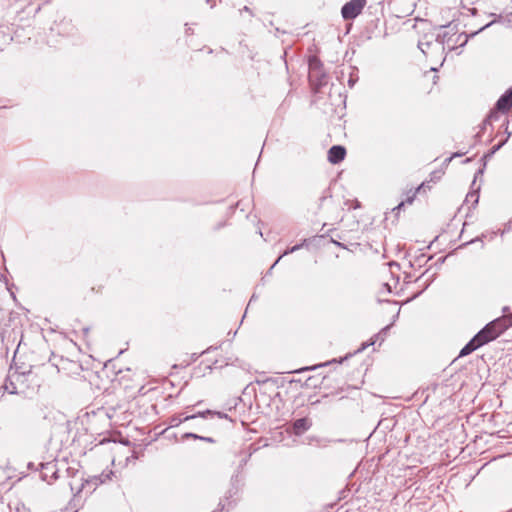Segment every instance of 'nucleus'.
Here are the masks:
<instances>
[{
    "label": "nucleus",
    "mask_w": 512,
    "mask_h": 512,
    "mask_svg": "<svg viewBox=\"0 0 512 512\" xmlns=\"http://www.w3.org/2000/svg\"><path fill=\"white\" fill-rule=\"evenodd\" d=\"M346 149L341 145H334L328 151V160L333 164H338L344 160Z\"/></svg>",
    "instance_id": "obj_8"
},
{
    "label": "nucleus",
    "mask_w": 512,
    "mask_h": 512,
    "mask_svg": "<svg viewBox=\"0 0 512 512\" xmlns=\"http://www.w3.org/2000/svg\"><path fill=\"white\" fill-rule=\"evenodd\" d=\"M59 472L60 463H57L56 461L40 463V477L48 484L53 483L59 478Z\"/></svg>",
    "instance_id": "obj_5"
},
{
    "label": "nucleus",
    "mask_w": 512,
    "mask_h": 512,
    "mask_svg": "<svg viewBox=\"0 0 512 512\" xmlns=\"http://www.w3.org/2000/svg\"><path fill=\"white\" fill-rule=\"evenodd\" d=\"M403 205H404V203H403V202H401V203H400L396 208H397V209H400Z\"/></svg>",
    "instance_id": "obj_25"
},
{
    "label": "nucleus",
    "mask_w": 512,
    "mask_h": 512,
    "mask_svg": "<svg viewBox=\"0 0 512 512\" xmlns=\"http://www.w3.org/2000/svg\"><path fill=\"white\" fill-rule=\"evenodd\" d=\"M490 25H491V23H489V24L485 25L484 27H481V29H480L479 31L484 30L486 27H488V26H490Z\"/></svg>",
    "instance_id": "obj_24"
},
{
    "label": "nucleus",
    "mask_w": 512,
    "mask_h": 512,
    "mask_svg": "<svg viewBox=\"0 0 512 512\" xmlns=\"http://www.w3.org/2000/svg\"><path fill=\"white\" fill-rule=\"evenodd\" d=\"M445 36H446L445 34H444L443 36L438 35V37H437V41H439V44H440V45H443V44H444V42H445Z\"/></svg>",
    "instance_id": "obj_18"
},
{
    "label": "nucleus",
    "mask_w": 512,
    "mask_h": 512,
    "mask_svg": "<svg viewBox=\"0 0 512 512\" xmlns=\"http://www.w3.org/2000/svg\"><path fill=\"white\" fill-rule=\"evenodd\" d=\"M423 45H424L423 43H419V45H418V46H419V48L421 49V51H422L423 53H425V50H424V48H423Z\"/></svg>",
    "instance_id": "obj_23"
},
{
    "label": "nucleus",
    "mask_w": 512,
    "mask_h": 512,
    "mask_svg": "<svg viewBox=\"0 0 512 512\" xmlns=\"http://www.w3.org/2000/svg\"><path fill=\"white\" fill-rule=\"evenodd\" d=\"M512 229V220L509 221V223L507 224V230H510Z\"/></svg>",
    "instance_id": "obj_22"
},
{
    "label": "nucleus",
    "mask_w": 512,
    "mask_h": 512,
    "mask_svg": "<svg viewBox=\"0 0 512 512\" xmlns=\"http://www.w3.org/2000/svg\"><path fill=\"white\" fill-rule=\"evenodd\" d=\"M206 2L210 5L211 8H213L216 5L215 0H206Z\"/></svg>",
    "instance_id": "obj_20"
},
{
    "label": "nucleus",
    "mask_w": 512,
    "mask_h": 512,
    "mask_svg": "<svg viewBox=\"0 0 512 512\" xmlns=\"http://www.w3.org/2000/svg\"><path fill=\"white\" fill-rule=\"evenodd\" d=\"M214 417L220 418V419H229L228 415L223 412L218 411H212V410H206L204 412H199L197 414L193 415H187L184 418H181L180 416L174 415L170 418V426L176 427L179 426L182 422L196 419V418H202V419H213Z\"/></svg>",
    "instance_id": "obj_4"
},
{
    "label": "nucleus",
    "mask_w": 512,
    "mask_h": 512,
    "mask_svg": "<svg viewBox=\"0 0 512 512\" xmlns=\"http://www.w3.org/2000/svg\"><path fill=\"white\" fill-rule=\"evenodd\" d=\"M200 440L208 442V443H214V439L211 437L200 436Z\"/></svg>",
    "instance_id": "obj_16"
},
{
    "label": "nucleus",
    "mask_w": 512,
    "mask_h": 512,
    "mask_svg": "<svg viewBox=\"0 0 512 512\" xmlns=\"http://www.w3.org/2000/svg\"><path fill=\"white\" fill-rule=\"evenodd\" d=\"M315 368H316V367H311V368H309V367H305V368H303V369L298 370L297 372H301V371H304V370H313V369H315Z\"/></svg>",
    "instance_id": "obj_21"
},
{
    "label": "nucleus",
    "mask_w": 512,
    "mask_h": 512,
    "mask_svg": "<svg viewBox=\"0 0 512 512\" xmlns=\"http://www.w3.org/2000/svg\"><path fill=\"white\" fill-rule=\"evenodd\" d=\"M496 108L507 113L512 107V87L508 89L496 102Z\"/></svg>",
    "instance_id": "obj_9"
},
{
    "label": "nucleus",
    "mask_w": 512,
    "mask_h": 512,
    "mask_svg": "<svg viewBox=\"0 0 512 512\" xmlns=\"http://www.w3.org/2000/svg\"><path fill=\"white\" fill-rule=\"evenodd\" d=\"M506 114L502 110H498L496 106L490 111L488 116L484 119L481 130H485L488 125H491L494 121H498L501 115Z\"/></svg>",
    "instance_id": "obj_10"
},
{
    "label": "nucleus",
    "mask_w": 512,
    "mask_h": 512,
    "mask_svg": "<svg viewBox=\"0 0 512 512\" xmlns=\"http://www.w3.org/2000/svg\"><path fill=\"white\" fill-rule=\"evenodd\" d=\"M461 37H463V38H464V40H463V42H462V44H461V45L466 44V43H467V41H468V36H467L466 34H461V35H459V36H458V39H459V38H461Z\"/></svg>",
    "instance_id": "obj_19"
},
{
    "label": "nucleus",
    "mask_w": 512,
    "mask_h": 512,
    "mask_svg": "<svg viewBox=\"0 0 512 512\" xmlns=\"http://www.w3.org/2000/svg\"><path fill=\"white\" fill-rule=\"evenodd\" d=\"M502 127L504 129V133L506 134V138L504 140H502L498 145H496L495 147H493L492 149V153H494L495 151H497L498 149H500L508 140V138L511 136L512 134V127H510V121L505 118V121L504 123L502 124Z\"/></svg>",
    "instance_id": "obj_12"
},
{
    "label": "nucleus",
    "mask_w": 512,
    "mask_h": 512,
    "mask_svg": "<svg viewBox=\"0 0 512 512\" xmlns=\"http://www.w3.org/2000/svg\"><path fill=\"white\" fill-rule=\"evenodd\" d=\"M311 426L310 421L307 418H300L294 421L293 429L294 433L300 435L307 431Z\"/></svg>",
    "instance_id": "obj_11"
},
{
    "label": "nucleus",
    "mask_w": 512,
    "mask_h": 512,
    "mask_svg": "<svg viewBox=\"0 0 512 512\" xmlns=\"http://www.w3.org/2000/svg\"><path fill=\"white\" fill-rule=\"evenodd\" d=\"M183 439H198L200 440V436L195 434V433H191V432H187L185 433L183 436H182Z\"/></svg>",
    "instance_id": "obj_15"
},
{
    "label": "nucleus",
    "mask_w": 512,
    "mask_h": 512,
    "mask_svg": "<svg viewBox=\"0 0 512 512\" xmlns=\"http://www.w3.org/2000/svg\"><path fill=\"white\" fill-rule=\"evenodd\" d=\"M366 5V0H350L341 9L344 20H353L361 14Z\"/></svg>",
    "instance_id": "obj_6"
},
{
    "label": "nucleus",
    "mask_w": 512,
    "mask_h": 512,
    "mask_svg": "<svg viewBox=\"0 0 512 512\" xmlns=\"http://www.w3.org/2000/svg\"><path fill=\"white\" fill-rule=\"evenodd\" d=\"M243 11L249 13L251 16H254L252 10L248 6H244L243 9L240 10V12H243Z\"/></svg>",
    "instance_id": "obj_17"
},
{
    "label": "nucleus",
    "mask_w": 512,
    "mask_h": 512,
    "mask_svg": "<svg viewBox=\"0 0 512 512\" xmlns=\"http://www.w3.org/2000/svg\"><path fill=\"white\" fill-rule=\"evenodd\" d=\"M309 81L316 91L327 83V75L321 61L316 56L309 59Z\"/></svg>",
    "instance_id": "obj_3"
},
{
    "label": "nucleus",
    "mask_w": 512,
    "mask_h": 512,
    "mask_svg": "<svg viewBox=\"0 0 512 512\" xmlns=\"http://www.w3.org/2000/svg\"><path fill=\"white\" fill-rule=\"evenodd\" d=\"M300 247H301V245H295V246L291 247L290 249L286 250L280 257H278V259L275 261L273 266H275L284 255H288L290 253H293L296 250H298Z\"/></svg>",
    "instance_id": "obj_14"
},
{
    "label": "nucleus",
    "mask_w": 512,
    "mask_h": 512,
    "mask_svg": "<svg viewBox=\"0 0 512 512\" xmlns=\"http://www.w3.org/2000/svg\"><path fill=\"white\" fill-rule=\"evenodd\" d=\"M482 335L476 334L460 351L459 357H464L474 352L479 347L485 345V340L481 339Z\"/></svg>",
    "instance_id": "obj_7"
},
{
    "label": "nucleus",
    "mask_w": 512,
    "mask_h": 512,
    "mask_svg": "<svg viewBox=\"0 0 512 512\" xmlns=\"http://www.w3.org/2000/svg\"><path fill=\"white\" fill-rule=\"evenodd\" d=\"M40 387L36 374L32 370L18 371L10 369L2 389L11 395L28 396Z\"/></svg>",
    "instance_id": "obj_1"
},
{
    "label": "nucleus",
    "mask_w": 512,
    "mask_h": 512,
    "mask_svg": "<svg viewBox=\"0 0 512 512\" xmlns=\"http://www.w3.org/2000/svg\"><path fill=\"white\" fill-rule=\"evenodd\" d=\"M512 325V320L508 317H500L497 318L490 323H488L483 329H481L477 334L482 335L481 339L485 340V343L496 339L500 336L505 330H507Z\"/></svg>",
    "instance_id": "obj_2"
},
{
    "label": "nucleus",
    "mask_w": 512,
    "mask_h": 512,
    "mask_svg": "<svg viewBox=\"0 0 512 512\" xmlns=\"http://www.w3.org/2000/svg\"><path fill=\"white\" fill-rule=\"evenodd\" d=\"M502 127L504 129V133L506 134V138L504 140H502L498 145H496L495 147H493L492 149V153H494L495 151H497L498 149H500L508 140V138L511 136L512 134V127H510V121L505 118V121L504 123L502 124Z\"/></svg>",
    "instance_id": "obj_13"
}]
</instances>
